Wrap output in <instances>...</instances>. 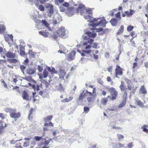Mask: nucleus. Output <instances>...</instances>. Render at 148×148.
<instances>
[{
	"instance_id": "obj_33",
	"label": "nucleus",
	"mask_w": 148,
	"mask_h": 148,
	"mask_svg": "<svg viewBox=\"0 0 148 148\" xmlns=\"http://www.w3.org/2000/svg\"><path fill=\"white\" fill-rule=\"evenodd\" d=\"M42 139V137L38 136H35L33 138V140H35L36 141L38 142Z\"/></svg>"
},
{
	"instance_id": "obj_30",
	"label": "nucleus",
	"mask_w": 148,
	"mask_h": 148,
	"mask_svg": "<svg viewBox=\"0 0 148 148\" xmlns=\"http://www.w3.org/2000/svg\"><path fill=\"white\" fill-rule=\"evenodd\" d=\"M82 51L83 52L81 53V55L82 56H85L84 53L89 54L91 52V50H84Z\"/></svg>"
},
{
	"instance_id": "obj_18",
	"label": "nucleus",
	"mask_w": 148,
	"mask_h": 148,
	"mask_svg": "<svg viewBox=\"0 0 148 148\" xmlns=\"http://www.w3.org/2000/svg\"><path fill=\"white\" fill-rule=\"evenodd\" d=\"M52 118L53 116L52 115H49L44 118L43 119L45 122H48L52 119Z\"/></svg>"
},
{
	"instance_id": "obj_52",
	"label": "nucleus",
	"mask_w": 148,
	"mask_h": 148,
	"mask_svg": "<svg viewBox=\"0 0 148 148\" xmlns=\"http://www.w3.org/2000/svg\"><path fill=\"white\" fill-rule=\"evenodd\" d=\"M84 111L86 113H88L90 110L89 108L87 107H84Z\"/></svg>"
},
{
	"instance_id": "obj_32",
	"label": "nucleus",
	"mask_w": 148,
	"mask_h": 148,
	"mask_svg": "<svg viewBox=\"0 0 148 148\" xmlns=\"http://www.w3.org/2000/svg\"><path fill=\"white\" fill-rule=\"evenodd\" d=\"M40 86L39 85H37L36 86V87L35 85L34 84H33L32 85V88L34 89V90L36 91V90L37 91H39L40 90Z\"/></svg>"
},
{
	"instance_id": "obj_58",
	"label": "nucleus",
	"mask_w": 148,
	"mask_h": 148,
	"mask_svg": "<svg viewBox=\"0 0 148 148\" xmlns=\"http://www.w3.org/2000/svg\"><path fill=\"white\" fill-rule=\"evenodd\" d=\"M84 17L85 19H90L91 17L89 15H84Z\"/></svg>"
},
{
	"instance_id": "obj_37",
	"label": "nucleus",
	"mask_w": 148,
	"mask_h": 148,
	"mask_svg": "<svg viewBox=\"0 0 148 148\" xmlns=\"http://www.w3.org/2000/svg\"><path fill=\"white\" fill-rule=\"evenodd\" d=\"M120 14L121 13L120 12H118L115 14V17L117 18V19L118 20H120L121 19V17Z\"/></svg>"
},
{
	"instance_id": "obj_8",
	"label": "nucleus",
	"mask_w": 148,
	"mask_h": 148,
	"mask_svg": "<svg viewBox=\"0 0 148 148\" xmlns=\"http://www.w3.org/2000/svg\"><path fill=\"white\" fill-rule=\"evenodd\" d=\"M85 95L87 97V100L88 102H90L91 101L92 98V95L91 92H88L86 90L84 93Z\"/></svg>"
},
{
	"instance_id": "obj_24",
	"label": "nucleus",
	"mask_w": 148,
	"mask_h": 148,
	"mask_svg": "<svg viewBox=\"0 0 148 148\" xmlns=\"http://www.w3.org/2000/svg\"><path fill=\"white\" fill-rule=\"evenodd\" d=\"M99 51L98 50H95L93 51V56L94 58L95 59H97L98 58V56L96 54L98 53Z\"/></svg>"
},
{
	"instance_id": "obj_3",
	"label": "nucleus",
	"mask_w": 148,
	"mask_h": 148,
	"mask_svg": "<svg viewBox=\"0 0 148 148\" xmlns=\"http://www.w3.org/2000/svg\"><path fill=\"white\" fill-rule=\"evenodd\" d=\"M107 23V22L104 18H102L98 23H92L90 25L91 26L94 27L101 25L102 26L105 27Z\"/></svg>"
},
{
	"instance_id": "obj_6",
	"label": "nucleus",
	"mask_w": 148,
	"mask_h": 148,
	"mask_svg": "<svg viewBox=\"0 0 148 148\" xmlns=\"http://www.w3.org/2000/svg\"><path fill=\"white\" fill-rule=\"evenodd\" d=\"M57 33L59 36H63L65 35V30L64 27H62L57 31Z\"/></svg>"
},
{
	"instance_id": "obj_11",
	"label": "nucleus",
	"mask_w": 148,
	"mask_h": 148,
	"mask_svg": "<svg viewBox=\"0 0 148 148\" xmlns=\"http://www.w3.org/2000/svg\"><path fill=\"white\" fill-rule=\"evenodd\" d=\"M139 93L140 94H143L145 95L147 94V91L146 88L143 85H142L141 86L139 90Z\"/></svg>"
},
{
	"instance_id": "obj_42",
	"label": "nucleus",
	"mask_w": 148,
	"mask_h": 148,
	"mask_svg": "<svg viewBox=\"0 0 148 148\" xmlns=\"http://www.w3.org/2000/svg\"><path fill=\"white\" fill-rule=\"evenodd\" d=\"M58 90H59L61 92H62L64 91V89L62 87V84H59Z\"/></svg>"
},
{
	"instance_id": "obj_4",
	"label": "nucleus",
	"mask_w": 148,
	"mask_h": 148,
	"mask_svg": "<svg viewBox=\"0 0 148 148\" xmlns=\"http://www.w3.org/2000/svg\"><path fill=\"white\" fill-rule=\"evenodd\" d=\"M21 115V114L20 112H16V109L14 108L12 112L10 114V116L11 118L14 119L15 121H16L20 117Z\"/></svg>"
},
{
	"instance_id": "obj_41",
	"label": "nucleus",
	"mask_w": 148,
	"mask_h": 148,
	"mask_svg": "<svg viewBox=\"0 0 148 148\" xmlns=\"http://www.w3.org/2000/svg\"><path fill=\"white\" fill-rule=\"evenodd\" d=\"M134 28L133 26L132 25H129L127 27V30L128 32H130Z\"/></svg>"
},
{
	"instance_id": "obj_36",
	"label": "nucleus",
	"mask_w": 148,
	"mask_h": 148,
	"mask_svg": "<svg viewBox=\"0 0 148 148\" xmlns=\"http://www.w3.org/2000/svg\"><path fill=\"white\" fill-rule=\"evenodd\" d=\"M117 137L118 138V141H121L124 138V136L123 135L119 134H117Z\"/></svg>"
},
{
	"instance_id": "obj_16",
	"label": "nucleus",
	"mask_w": 148,
	"mask_h": 148,
	"mask_svg": "<svg viewBox=\"0 0 148 148\" xmlns=\"http://www.w3.org/2000/svg\"><path fill=\"white\" fill-rule=\"evenodd\" d=\"M5 55L7 58H14L15 57V54L10 51L8 52Z\"/></svg>"
},
{
	"instance_id": "obj_26",
	"label": "nucleus",
	"mask_w": 148,
	"mask_h": 148,
	"mask_svg": "<svg viewBox=\"0 0 148 148\" xmlns=\"http://www.w3.org/2000/svg\"><path fill=\"white\" fill-rule=\"evenodd\" d=\"M39 33L41 35L45 37L48 36V35L49 33L48 32H45L39 31Z\"/></svg>"
},
{
	"instance_id": "obj_59",
	"label": "nucleus",
	"mask_w": 148,
	"mask_h": 148,
	"mask_svg": "<svg viewBox=\"0 0 148 148\" xmlns=\"http://www.w3.org/2000/svg\"><path fill=\"white\" fill-rule=\"evenodd\" d=\"M84 95L85 94H84V95H83L82 94H80L78 98V99L79 100H81L83 99V97H84Z\"/></svg>"
},
{
	"instance_id": "obj_34",
	"label": "nucleus",
	"mask_w": 148,
	"mask_h": 148,
	"mask_svg": "<svg viewBox=\"0 0 148 148\" xmlns=\"http://www.w3.org/2000/svg\"><path fill=\"white\" fill-rule=\"evenodd\" d=\"M148 125H144L141 127V129L143 130V131L146 133H148V129L146 128L147 127Z\"/></svg>"
},
{
	"instance_id": "obj_1",
	"label": "nucleus",
	"mask_w": 148,
	"mask_h": 148,
	"mask_svg": "<svg viewBox=\"0 0 148 148\" xmlns=\"http://www.w3.org/2000/svg\"><path fill=\"white\" fill-rule=\"evenodd\" d=\"M92 30H93L92 32H91L89 31H88L85 32V34L88 35V36L90 38H95L97 36L96 33L94 32H100L102 31L103 29L101 27L98 28H93L91 29Z\"/></svg>"
},
{
	"instance_id": "obj_51",
	"label": "nucleus",
	"mask_w": 148,
	"mask_h": 148,
	"mask_svg": "<svg viewBox=\"0 0 148 148\" xmlns=\"http://www.w3.org/2000/svg\"><path fill=\"white\" fill-rule=\"evenodd\" d=\"M29 63V60L27 58L24 61L23 64L25 65L28 64Z\"/></svg>"
},
{
	"instance_id": "obj_57",
	"label": "nucleus",
	"mask_w": 148,
	"mask_h": 148,
	"mask_svg": "<svg viewBox=\"0 0 148 148\" xmlns=\"http://www.w3.org/2000/svg\"><path fill=\"white\" fill-rule=\"evenodd\" d=\"M108 110H109V111H114L115 112H116L117 111V109L116 108H108Z\"/></svg>"
},
{
	"instance_id": "obj_55",
	"label": "nucleus",
	"mask_w": 148,
	"mask_h": 148,
	"mask_svg": "<svg viewBox=\"0 0 148 148\" xmlns=\"http://www.w3.org/2000/svg\"><path fill=\"white\" fill-rule=\"evenodd\" d=\"M37 69L40 72H41L43 70L42 66H41V65H38Z\"/></svg>"
},
{
	"instance_id": "obj_43",
	"label": "nucleus",
	"mask_w": 148,
	"mask_h": 148,
	"mask_svg": "<svg viewBox=\"0 0 148 148\" xmlns=\"http://www.w3.org/2000/svg\"><path fill=\"white\" fill-rule=\"evenodd\" d=\"M84 6V5H79L77 10V13H79V11L82 10V9Z\"/></svg>"
},
{
	"instance_id": "obj_15",
	"label": "nucleus",
	"mask_w": 148,
	"mask_h": 148,
	"mask_svg": "<svg viewBox=\"0 0 148 148\" xmlns=\"http://www.w3.org/2000/svg\"><path fill=\"white\" fill-rule=\"evenodd\" d=\"M46 8L49 9V12L51 14L53 13V6L52 4H47L46 5Z\"/></svg>"
},
{
	"instance_id": "obj_12",
	"label": "nucleus",
	"mask_w": 148,
	"mask_h": 148,
	"mask_svg": "<svg viewBox=\"0 0 148 148\" xmlns=\"http://www.w3.org/2000/svg\"><path fill=\"white\" fill-rule=\"evenodd\" d=\"M60 71V79H63L64 78V76L66 74V73L64 70L62 69H59Z\"/></svg>"
},
{
	"instance_id": "obj_62",
	"label": "nucleus",
	"mask_w": 148,
	"mask_h": 148,
	"mask_svg": "<svg viewBox=\"0 0 148 148\" xmlns=\"http://www.w3.org/2000/svg\"><path fill=\"white\" fill-rule=\"evenodd\" d=\"M62 49L61 50H59L58 51V52L59 53H64L63 51H65V48L63 47L62 49Z\"/></svg>"
},
{
	"instance_id": "obj_35",
	"label": "nucleus",
	"mask_w": 148,
	"mask_h": 148,
	"mask_svg": "<svg viewBox=\"0 0 148 148\" xmlns=\"http://www.w3.org/2000/svg\"><path fill=\"white\" fill-rule=\"evenodd\" d=\"M8 61L10 63H15L17 62L18 61L16 59H8Z\"/></svg>"
},
{
	"instance_id": "obj_47",
	"label": "nucleus",
	"mask_w": 148,
	"mask_h": 148,
	"mask_svg": "<svg viewBox=\"0 0 148 148\" xmlns=\"http://www.w3.org/2000/svg\"><path fill=\"white\" fill-rule=\"evenodd\" d=\"M140 60L138 58L136 57L135 59V61L136 62L134 63L133 65H137L138 64V62L140 61Z\"/></svg>"
},
{
	"instance_id": "obj_53",
	"label": "nucleus",
	"mask_w": 148,
	"mask_h": 148,
	"mask_svg": "<svg viewBox=\"0 0 148 148\" xmlns=\"http://www.w3.org/2000/svg\"><path fill=\"white\" fill-rule=\"evenodd\" d=\"M29 142H25L23 144V146L24 147H27L29 145Z\"/></svg>"
},
{
	"instance_id": "obj_17",
	"label": "nucleus",
	"mask_w": 148,
	"mask_h": 148,
	"mask_svg": "<svg viewBox=\"0 0 148 148\" xmlns=\"http://www.w3.org/2000/svg\"><path fill=\"white\" fill-rule=\"evenodd\" d=\"M118 20L115 18H112L110 20V22L112 26H114L117 25L118 23Z\"/></svg>"
},
{
	"instance_id": "obj_64",
	"label": "nucleus",
	"mask_w": 148,
	"mask_h": 148,
	"mask_svg": "<svg viewBox=\"0 0 148 148\" xmlns=\"http://www.w3.org/2000/svg\"><path fill=\"white\" fill-rule=\"evenodd\" d=\"M97 45L96 43L95 42H94L93 43V48H94L96 49L97 48Z\"/></svg>"
},
{
	"instance_id": "obj_63",
	"label": "nucleus",
	"mask_w": 148,
	"mask_h": 148,
	"mask_svg": "<svg viewBox=\"0 0 148 148\" xmlns=\"http://www.w3.org/2000/svg\"><path fill=\"white\" fill-rule=\"evenodd\" d=\"M127 94L126 92H125L123 95V98L124 99H126L127 98Z\"/></svg>"
},
{
	"instance_id": "obj_45",
	"label": "nucleus",
	"mask_w": 148,
	"mask_h": 148,
	"mask_svg": "<svg viewBox=\"0 0 148 148\" xmlns=\"http://www.w3.org/2000/svg\"><path fill=\"white\" fill-rule=\"evenodd\" d=\"M55 3L58 5L59 3H62L64 1V0H55L54 1Z\"/></svg>"
},
{
	"instance_id": "obj_60",
	"label": "nucleus",
	"mask_w": 148,
	"mask_h": 148,
	"mask_svg": "<svg viewBox=\"0 0 148 148\" xmlns=\"http://www.w3.org/2000/svg\"><path fill=\"white\" fill-rule=\"evenodd\" d=\"M112 145L114 148H118L119 147L118 143L116 144L112 143Z\"/></svg>"
},
{
	"instance_id": "obj_31",
	"label": "nucleus",
	"mask_w": 148,
	"mask_h": 148,
	"mask_svg": "<svg viewBox=\"0 0 148 148\" xmlns=\"http://www.w3.org/2000/svg\"><path fill=\"white\" fill-rule=\"evenodd\" d=\"M136 102L137 103V105L141 107H143L144 106V104L140 100H136Z\"/></svg>"
},
{
	"instance_id": "obj_54",
	"label": "nucleus",
	"mask_w": 148,
	"mask_h": 148,
	"mask_svg": "<svg viewBox=\"0 0 148 148\" xmlns=\"http://www.w3.org/2000/svg\"><path fill=\"white\" fill-rule=\"evenodd\" d=\"M59 9L60 11L62 12H65L66 10V9L63 6H60L59 7Z\"/></svg>"
},
{
	"instance_id": "obj_7",
	"label": "nucleus",
	"mask_w": 148,
	"mask_h": 148,
	"mask_svg": "<svg viewBox=\"0 0 148 148\" xmlns=\"http://www.w3.org/2000/svg\"><path fill=\"white\" fill-rule=\"evenodd\" d=\"M76 54V51H72L71 53L69 54L68 57H67V60L69 61H71L73 60L74 57Z\"/></svg>"
},
{
	"instance_id": "obj_13",
	"label": "nucleus",
	"mask_w": 148,
	"mask_h": 148,
	"mask_svg": "<svg viewBox=\"0 0 148 148\" xmlns=\"http://www.w3.org/2000/svg\"><path fill=\"white\" fill-rule=\"evenodd\" d=\"M22 97L23 99L27 101L29 100V97L27 93L25 91H24L22 94Z\"/></svg>"
},
{
	"instance_id": "obj_61",
	"label": "nucleus",
	"mask_w": 148,
	"mask_h": 148,
	"mask_svg": "<svg viewBox=\"0 0 148 148\" xmlns=\"http://www.w3.org/2000/svg\"><path fill=\"white\" fill-rule=\"evenodd\" d=\"M33 109L31 108L29 112V115L28 116V119L29 120H30V116L32 114Z\"/></svg>"
},
{
	"instance_id": "obj_44",
	"label": "nucleus",
	"mask_w": 148,
	"mask_h": 148,
	"mask_svg": "<svg viewBox=\"0 0 148 148\" xmlns=\"http://www.w3.org/2000/svg\"><path fill=\"white\" fill-rule=\"evenodd\" d=\"M1 81L3 84L2 86H3L5 88H7L8 87V86L4 80L3 79H2L1 80Z\"/></svg>"
},
{
	"instance_id": "obj_38",
	"label": "nucleus",
	"mask_w": 148,
	"mask_h": 148,
	"mask_svg": "<svg viewBox=\"0 0 148 148\" xmlns=\"http://www.w3.org/2000/svg\"><path fill=\"white\" fill-rule=\"evenodd\" d=\"M14 109H12L8 108H5L4 109V110L7 112H9L10 114L12 112L13 110H14Z\"/></svg>"
},
{
	"instance_id": "obj_40",
	"label": "nucleus",
	"mask_w": 148,
	"mask_h": 148,
	"mask_svg": "<svg viewBox=\"0 0 148 148\" xmlns=\"http://www.w3.org/2000/svg\"><path fill=\"white\" fill-rule=\"evenodd\" d=\"M130 35L132 37L130 41H131L135 37H136L137 36V35L135 34V32L134 31L131 32Z\"/></svg>"
},
{
	"instance_id": "obj_28",
	"label": "nucleus",
	"mask_w": 148,
	"mask_h": 148,
	"mask_svg": "<svg viewBox=\"0 0 148 148\" xmlns=\"http://www.w3.org/2000/svg\"><path fill=\"white\" fill-rule=\"evenodd\" d=\"M7 126L5 123L3 122H0V129H4Z\"/></svg>"
},
{
	"instance_id": "obj_22",
	"label": "nucleus",
	"mask_w": 148,
	"mask_h": 148,
	"mask_svg": "<svg viewBox=\"0 0 148 148\" xmlns=\"http://www.w3.org/2000/svg\"><path fill=\"white\" fill-rule=\"evenodd\" d=\"M134 11L131 10H130V12L125 11V12L126 15L128 17H130L133 14Z\"/></svg>"
},
{
	"instance_id": "obj_29",
	"label": "nucleus",
	"mask_w": 148,
	"mask_h": 148,
	"mask_svg": "<svg viewBox=\"0 0 148 148\" xmlns=\"http://www.w3.org/2000/svg\"><path fill=\"white\" fill-rule=\"evenodd\" d=\"M108 101L107 98H104L101 99V103L103 105H105Z\"/></svg>"
},
{
	"instance_id": "obj_21",
	"label": "nucleus",
	"mask_w": 148,
	"mask_h": 148,
	"mask_svg": "<svg viewBox=\"0 0 148 148\" xmlns=\"http://www.w3.org/2000/svg\"><path fill=\"white\" fill-rule=\"evenodd\" d=\"M124 83L121 81V84L119 86L121 91H124L126 89V88L124 86Z\"/></svg>"
},
{
	"instance_id": "obj_19",
	"label": "nucleus",
	"mask_w": 148,
	"mask_h": 148,
	"mask_svg": "<svg viewBox=\"0 0 148 148\" xmlns=\"http://www.w3.org/2000/svg\"><path fill=\"white\" fill-rule=\"evenodd\" d=\"M124 27L123 25H122L121 26L120 28L117 33V35L121 34L124 31Z\"/></svg>"
},
{
	"instance_id": "obj_39",
	"label": "nucleus",
	"mask_w": 148,
	"mask_h": 148,
	"mask_svg": "<svg viewBox=\"0 0 148 148\" xmlns=\"http://www.w3.org/2000/svg\"><path fill=\"white\" fill-rule=\"evenodd\" d=\"M134 144L133 143L130 142L127 144L125 148H132Z\"/></svg>"
},
{
	"instance_id": "obj_23",
	"label": "nucleus",
	"mask_w": 148,
	"mask_h": 148,
	"mask_svg": "<svg viewBox=\"0 0 148 148\" xmlns=\"http://www.w3.org/2000/svg\"><path fill=\"white\" fill-rule=\"evenodd\" d=\"M25 48L24 47H21L20 48V54L21 56H24L25 53L24 51Z\"/></svg>"
},
{
	"instance_id": "obj_49",
	"label": "nucleus",
	"mask_w": 148,
	"mask_h": 148,
	"mask_svg": "<svg viewBox=\"0 0 148 148\" xmlns=\"http://www.w3.org/2000/svg\"><path fill=\"white\" fill-rule=\"evenodd\" d=\"M20 69L22 71V72L24 73V70L26 68V67L24 65H21L20 67Z\"/></svg>"
},
{
	"instance_id": "obj_14",
	"label": "nucleus",
	"mask_w": 148,
	"mask_h": 148,
	"mask_svg": "<svg viewBox=\"0 0 148 148\" xmlns=\"http://www.w3.org/2000/svg\"><path fill=\"white\" fill-rule=\"evenodd\" d=\"M115 73L116 75H121L122 74V71L121 69L120 68L119 66H118L116 70Z\"/></svg>"
},
{
	"instance_id": "obj_27",
	"label": "nucleus",
	"mask_w": 148,
	"mask_h": 148,
	"mask_svg": "<svg viewBox=\"0 0 148 148\" xmlns=\"http://www.w3.org/2000/svg\"><path fill=\"white\" fill-rule=\"evenodd\" d=\"M116 125V123L114 122H111L110 123L109 125V127L111 129H115L116 127V126L115 125Z\"/></svg>"
},
{
	"instance_id": "obj_25",
	"label": "nucleus",
	"mask_w": 148,
	"mask_h": 148,
	"mask_svg": "<svg viewBox=\"0 0 148 148\" xmlns=\"http://www.w3.org/2000/svg\"><path fill=\"white\" fill-rule=\"evenodd\" d=\"M126 99H125L118 106L119 108H121L123 107L124 105L126 103Z\"/></svg>"
},
{
	"instance_id": "obj_50",
	"label": "nucleus",
	"mask_w": 148,
	"mask_h": 148,
	"mask_svg": "<svg viewBox=\"0 0 148 148\" xmlns=\"http://www.w3.org/2000/svg\"><path fill=\"white\" fill-rule=\"evenodd\" d=\"M62 5L65 7L68 8L69 5V4L67 2H65L62 4Z\"/></svg>"
},
{
	"instance_id": "obj_5",
	"label": "nucleus",
	"mask_w": 148,
	"mask_h": 148,
	"mask_svg": "<svg viewBox=\"0 0 148 148\" xmlns=\"http://www.w3.org/2000/svg\"><path fill=\"white\" fill-rule=\"evenodd\" d=\"M75 9L73 7H69L67 8L66 12L68 15L71 16L74 14Z\"/></svg>"
},
{
	"instance_id": "obj_2",
	"label": "nucleus",
	"mask_w": 148,
	"mask_h": 148,
	"mask_svg": "<svg viewBox=\"0 0 148 148\" xmlns=\"http://www.w3.org/2000/svg\"><path fill=\"white\" fill-rule=\"evenodd\" d=\"M48 71L52 74L57 73V71L55 70V69L54 67H50L49 66H47L46 69L44 70L43 72V77L44 78H46L48 76Z\"/></svg>"
},
{
	"instance_id": "obj_56",
	"label": "nucleus",
	"mask_w": 148,
	"mask_h": 148,
	"mask_svg": "<svg viewBox=\"0 0 148 148\" xmlns=\"http://www.w3.org/2000/svg\"><path fill=\"white\" fill-rule=\"evenodd\" d=\"M100 19V18H94L93 19V20H90V22L92 23H94L93 22L94 21H96Z\"/></svg>"
},
{
	"instance_id": "obj_9",
	"label": "nucleus",
	"mask_w": 148,
	"mask_h": 148,
	"mask_svg": "<svg viewBox=\"0 0 148 148\" xmlns=\"http://www.w3.org/2000/svg\"><path fill=\"white\" fill-rule=\"evenodd\" d=\"M36 69L34 68L29 67L26 69L27 73L30 75H33L35 73Z\"/></svg>"
},
{
	"instance_id": "obj_46",
	"label": "nucleus",
	"mask_w": 148,
	"mask_h": 148,
	"mask_svg": "<svg viewBox=\"0 0 148 148\" xmlns=\"http://www.w3.org/2000/svg\"><path fill=\"white\" fill-rule=\"evenodd\" d=\"M42 22L43 24L47 27H48L49 26V24L47 23V22L45 20H42Z\"/></svg>"
},
{
	"instance_id": "obj_10",
	"label": "nucleus",
	"mask_w": 148,
	"mask_h": 148,
	"mask_svg": "<svg viewBox=\"0 0 148 148\" xmlns=\"http://www.w3.org/2000/svg\"><path fill=\"white\" fill-rule=\"evenodd\" d=\"M108 91L110 92L111 95H117L118 92L113 87H111L108 88Z\"/></svg>"
},
{
	"instance_id": "obj_20",
	"label": "nucleus",
	"mask_w": 148,
	"mask_h": 148,
	"mask_svg": "<svg viewBox=\"0 0 148 148\" xmlns=\"http://www.w3.org/2000/svg\"><path fill=\"white\" fill-rule=\"evenodd\" d=\"M28 53L31 58H34L35 56L36 53L32 51L29 50L28 52Z\"/></svg>"
},
{
	"instance_id": "obj_48",
	"label": "nucleus",
	"mask_w": 148,
	"mask_h": 148,
	"mask_svg": "<svg viewBox=\"0 0 148 148\" xmlns=\"http://www.w3.org/2000/svg\"><path fill=\"white\" fill-rule=\"evenodd\" d=\"M38 9L41 11H44V8L43 5H40L38 6Z\"/></svg>"
}]
</instances>
